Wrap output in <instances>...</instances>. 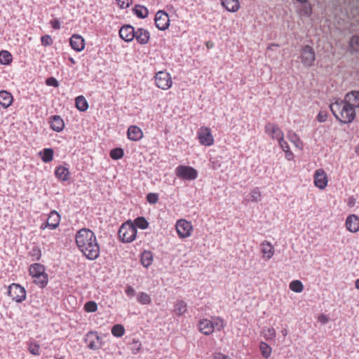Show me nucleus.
Masks as SVG:
<instances>
[{
    "label": "nucleus",
    "instance_id": "obj_56",
    "mask_svg": "<svg viewBox=\"0 0 359 359\" xmlns=\"http://www.w3.org/2000/svg\"><path fill=\"white\" fill-rule=\"evenodd\" d=\"M52 27L55 29H59L60 28V23L58 20H54L51 21Z\"/></svg>",
    "mask_w": 359,
    "mask_h": 359
},
{
    "label": "nucleus",
    "instance_id": "obj_62",
    "mask_svg": "<svg viewBox=\"0 0 359 359\" xmlns=\"http://www.w3.org/2000/svg\"><path fill=\"white\" fill-rule=\"evenodd\" d=\"M212 46H213V43H212V42H210V41L207 42V47H208V48H212Z\"/></svg>",
    "mask_w": 359,
    "mask_h": 359
},
{
    "label": "nucleus",
    "instance_id": "obj_64",
    "mask_svg": "<svg viewBox=\"0 0 359 359\" xmlns=\"http://www.w3.org/2000/svg\"><path fill=\"white\" fill-rule=\"evenodd\" d=\"M224 4H225V1L224 0H221V5L224 8Z\"/></svg>",
    "mask_w": 359,
    "mask_h": 359
},
{
    "label": "nucleus",
    "instance_id": "obj_59",
    "mask_svg": "<svg viewBox=\"0 0 359 359\" xmlns=\"http://www.w3.org/2000/svg\"><path fill=\"white\" fill-rule=\"evenodd\" d=\"M273 46H276V47H278V46H278V44L271 43V44H270V45L268 46L267 49H268V50H272V48H273Z\"/></svg>",
    "mask_w": 359,
    "mask_h": 359
},
{
    "label": "nucleus",
    "instance_id": "obj_41",
    "mask_svg": "<svg viewBox=\"0 0 359 359\" xmlns=\"http://www.w3.org/2000/svg\"><path fill=\"white\" fill-rule=\"evenodd\" d=\"M312 6L311 4H304L300 9L299 14L301 16L309 17L312 14Z\"/></svg>",
    "mask_w": 359,
    "mask_h": 359
},
{
    "label": "nucleus",
    "instance_id": "obj_57",
    "mask_svg": "<svg viewBox=\"0 0 359 359\" xmlns=\"http://www.w3.org/2000/svg\"><path fill=\"white\" fill-rule=\"evenodd\" d=\"M213 359H224V355L222 353H216Z\"/></svg>",
    "mask_w": 359,
    "mask_h": 359
},
{
    "label": "nucleus",
    "instance_id": "obj_39",
    "mask_svg": "<svg viewBox=\"0 0 359 359\" xmlns=\"http://www.w3.org/2000/svg\"><path fill=\"white\" fill-rule=\"evenodd\" d=\"M249 197H250V201L251 202L256 203V202L261 201L262 194H261V192H260L259 188H255L252 190H251V191L249 194Z\"/></svg>",
    "mask_w": 359,
    "mask_h": 359
},
{
    "label": "nucleus",
    "instance_id": "obj_61",
    "mask_svg": "<svg viewBox=\"0 0 359 359\" xmlns=\"http://www.w3.org/2000/svg\"><path fill=\"white\" fill-rule=\"evenodd\" d=\"M281 333L284 337H285L287 334V330L286 329H283L282 330Z\"/></svg>",
    "mask_w": 359,
    "mask_h": 359
},
{
    "label": "nucleus",
    "instance_id": "obj_48",
    "mask_svg": "<svg viewBox=\"0 0 359 359\" xmlns=\"http://www.w3.org/2000/svg\"><path fill=\"white\" fill-rule=\"evenodd\" d=\"M116 1L121 8H126L133 3V0H116Z\"/></svg>",
    "mask_w": 359,
    "mask_h": 359
},
{
    "label": "nucleus",
    "instance_id": "obj_44",
    "mask_svg": "<svg viewBox=\"0 0 359 359\" xmlns=\"http://www.w3.org/2000/svg\"><path fill=\"white\" fill-rule=\"evenodd\" d=\"M84 309L87 312H95L97 309V305L95 302H87L84 305Z\"/></svg>",
    "mask_w": 359,
    "mask_h": 359
},
{
    "label": "nucleus",
    "instance_id": "obj_3",
    "mask_svg": "<svg viewBox=\"0 0 359 359\" xmlns=\"http://www.w3.org/2000/svg\"><path fill=\"white\" fill-rule=\"evenodd\" d=\"M29 275L32 276L34 280V282L43 287L48 283V275L45 272V267L39 263L32 264L29 267Z\"/></svg>",
    "mask_w": 359,
    "mask_h": 359
},
{
    "label": "nucleus",
    "instance_id": "obj_40",
    "mask_svg": "<svg viewBox=\"0 0 359 359\" xmlns=\"http://www.w3.org/2000/svg\"><path fill=\"white\" fill-rule=\"evenodd\" d=\"M137 301L142 304H149L151 302L150 296L144 292L138 294Z\"/></svg>",
    "mask_w": 359,
    "mask_h": 359
},
{
    "label": "nucleus",
    "instance_id": "obj_6",
    "mask_svg": "<svg viewBox=\"0 0 359 359\" xmlns=\"http://www.w3.org/2000/svg\"><path fill=\"white\" fill-rule=\"evenodd\" d=\"M84 341L87 344V347L91 350L96 351L102 346V339L96 331H89L85 335Z\"/></svg>",
    "mask_w": 359,
    "mask_h": 359
},
{
    "label": "nucleus",
    "instance_id": "obj_55",
    "mask_svg": "<svg viewBox=\"0 0 359 359\" xmlns=\"http://www.w3.org/2000/svg\"><path fill=\"white\" fill-rule=\"evenodd\" d=\"M318 321H320V323H323V324H325L328 322L329 319L327 318V316L325 314H321L318 316Z\"/></svg>",
    "mask_w": 359,
    "mask_h": 359
},
{
    "label": "nucleus",
    "instance_id": "obj_43",
    "mask_svg": "<svg viewBox=\"0 0 359 359\" xmlns=\"http://www.w3.org/2000/svg\"><path fill=\"white\" fill-rule=\"evenodd\" d=\"M29 255L32 257V260H39L41 256V252L39 248L34 247L29 251Z\"/></svg>",
    "mask_w": 359,
    "mask_h": 359
},
{
    "label": "nucleus",
    "instance_id": "obj_14",
    "mask_svg": "<svg viewBox=\"0 0 359 359\" xmlns=\"http://www.w3.org/2000/svg\"><path fill=\"white\" fill-rule=\"evenodd\" d=\"M155 25L160 30H165L170 25L168 15L163 11H158L155 15Z\"/></svg>",
    "mask_w": 359,
    "mask_h": 359
},
{
    "label": "nucleus",
    "instance_id": "obj_18",
    "mask_svg": "<svg viewBox=\"0 0 359 359\" xmlns=\"http://www.w3.org/2000/svg\"><path fill=\"white\" fill-rule=\"evenodd\" d=\"M135 30L133 26L126 25L121 27L119 36L125 41L130 42L135 39Z\"/></svg>",
    "mask_w": 359,
    "mask_h": 359
},
{
    "label": "nucleus",
    "instance_id": "obj_29",
    "mask_svg": "<svg viewBox=\"0 0 359 359\" xmlns=\"http://www.w3.org/2000/svg\"><path fill=\"white\" fill-rule=\"evenodd\" d=\"M259 347L262 357L265 359L269 358L272 353L271 347L264 341H261Z\"/></svg>",
    "mask_w": 359,
    "mask_h": 359
},
{
    "label": "nucleus",
    "instance_id": "obj_58",
    "mask_svg": "<svg viewBox=\"0 0 359 359\" xmlns=\"http://www.w3.org/2000/svg\"><path fill=\"white\" fill-rule=\"evenodd\" d=\"M219 166H220V165H218V164L217 163V162H215V161H212V168H213L215 170H216V169L219 168Z\"/></svg>",
    "mask_w": 359,
    "mask_h": 359
},
{
    "label": "nucleus",
    "instance_id": "obj_50",
    "mask_svg": "<svg viewBox=\"0 0 359 359\" xmlns=\"http://www.w3.org/2000/svg\"><path fill=\"white\" fill-rule=\"evenodd\" d=\"M278 144L283 151L290 149L288 143L284 140V137L278 140Z\"/></svg>",
    "mask_w": 359,
    "mask_h": 359
},
{
    "label": "nucleus",
    "instance_id": "obj_52",
    "mask_svg": "<svg viewBox=\"0 0 359 359\" xmlns=\"http://www.w3.org/2000/svg\"><path fill=\"white\" fill-rule=\"evenodd\" d=\"M327 112L325 111H320L317 116V119L320 123L325 122L327 120Z\"/></svg>",
    "mask_w": 359,
    "mask_h": 359
},
{
    "label": "nucleus",
    "instance_id": "obj_24",
    "mask_svg": "<svg viewBox=\"0 0 359 359\" xmlns=\"http://www.w3.org/2000/svg\"><path fill=\"white\" fill-rule=\"evenodd\" d=\"M50 121V127L51 128L56 131L60 132L63 130L65 127V123L62 118L60 116L55 115L52 116Z\"/></svg>",
    "mask_w": 359,
    "mask_h": 359
},
{
    "label": "nucleus",
    "instance_id": "obj_27",
    "mask_svg": "<svg viewBox=\"0 0 359 359\" xmlns=\"http://www.w3.org/2000/svg\"><path fill=\"white\" fill-rule=\"evenodd\" d=\"M287 137L290 141L294 144L296 148L300 151L303 150L304 143L295 133H288Z\"/></svg>",
    "mask_w": 359,
    "mask_h": 359
},
{
    "label": "nucleus",
    "instance_id": "obj_20",
    "mask_svg": "<svg viewBox=\"0 0 359 359\" xmlns=\"http://www.w3.org/2000/svg\"><path fill=\"white\" fill-rule=\"evenodd\" d=\"M70 46L76 51H81L85 48L84 39L79 34H74L69 39Z\"/></svg>",
    "mask_w": 359,
    "mask_h": 359
},
{
    "label": "nucleus",
    "instance_id": "obj_63",
    "mask_svg": "<svg viewBox=\"0 0 359 359\" xmlns=\"http://www.w3.org/2000/svg\"><path fill=\"white\" fill-rule=\"evenodd\" d=\"M296 1L301 4H306L308 0H296Z\"/></svg>",
    "mask_w": 359,
    "mask_h": 359
},
{
    "label": "nucleus",
    "instance_id": "obj_17",
    "mask_svg": "<svg viewBox=\"0 0 359 359\" xmlns=\"http://www.w3.org/2000/svg\"><path fill=\"white\" fill-rule=\"evenodd\" d=\"M346 229L351 233L359 231V217L355 214L349 215L346 219Z\"/></svg>",
    "mask_w": 359,
    "mask_h": 359
},
{
    "label": "nucleus",
    "instance_id": "obj_33",
    "mask_svg": "<svg viewBox=\"0 0 359 359\" xmlns=\"http://www.w3.org/2000/svg\"><path fill=\"white\" fill-rule=\"evenodd\" d=\"M263 337L266 340H271L276 337V330L272 327H264L262 332Z\"/></svg>",
    "mask_w": 359,
    "mask_h": 359
},
{
    "label": "nucleus",
    "instance_id": "obj_34",
    "mask_svg": "<svg viewBox=\"0 0 359 359\" xmlns=\"http://www.w3.org/2000/svg\"><path fill=\"white\" fill-rule=\"evenodd\" d=\"M240 8L238 0H226V10L230 12H236Z\"/></svg>",
    "mask_w": 359,
    "mask_h": 359
},
{
    "label": "nucleus",
    "instance_id": "obj_9",
    "mask_svg": "<svg viewBox=\"0 0 359 359\" xmlns=\"http://www.w3.org/2000/svg\"><path fill=\"white\" fill-rule=\"evenodd\" d=\"M175 173L178 177L187 180H195L198 175L196 169L186 165H179L177 167Z\"/></svg>",
    "mask_w": 359,
    "mask_h": 359
},
{
    "label": "nucleus",
    "instance_id": "obj_21",
    "mask_svg": "<svg viewBox=\"0 0 359 359\" xmlns=\"http://www.w3.org/2000/svg\"><path fill=\"white\" fill-rule=\"evenodd\" d=\"M135 39L137 41L142 44H147L150 39V34L149 31L143 28H138L135 32Z\"/></svg>",
    "mask_w": 359,
    "mask_h": 359
},
{
    "label": "nucleus",
    "instance_id": "obj_37",
    "mask_svg": "<svg viewBox=\"0 0 359 359\" xmlns=\"http://www.w3.org/2000/svg\"><path fill=\"white\" fill-rule=\"evenodd\" d=\"M111 334L116 337H121L125 334V328L121 324H116L111 328Z\"/></svg>",
    "mask_w": 359,
    "mask_h": 359
},
{
    "label": "nucleus",
    "instance_id": "obj_49",
    "mask_svg": "<svg viewBox=\"0 0 359 359\" xmlns=\"http://www.w3.org/2000/svg\"><path fill=\"white\" fill-rule=\"evenodd\" d=\"M41 44L43 46H50L53 43V40L49 35H44L41 38Z\"/></svg>",
    "mask_w": 359,
    "mask_h": 359
},
{
    "label": "nucleus",
    "instance_id": "obj_7",
    "mask_svg": "<svg viewBox=\"0 0 359 359\" xmlns=\"http://www.w3.org/2000/svg\"><path fill=\"white\" fill-rule=\"evenodd\" d=\"M8 293L13 300L18 303L22 302L26 299L25 289L17 283H12L8 287Z\"/></svg>",
    "mask_w": 359,
    "mask_h": 359
},
{
    "label": "nucleus",
    "instance_id": "obj_60",
    "mask_svg": "<svg viewBox=\"0 0 359 359\" xmlns=\"http://www.w3.org/2000/svg\"><path fill=\"white\" fill-rule=\"evenodd\" d=\"M355 288L359 290V278L355 280Z\"/></svg>",
    "mask_w": 359,
    "mask_h": 359
},
{
    "label": "nucleus",
    "instance_id": "obj_22",
    "mask_svg": "<svg viewBox=\"0 0 359 359\" xmlns=\"http://www.w3.org/2000/svg\"><path fill=\"white\" fill-rule=\"evenodd\" d=\"M127 135L129 140L138 141L142 137L143 133L139 127L131 126L128 129Z\"/></svg>",
    "mask_w": 359,
    "mask_h": 359
},
{
    "label": "nucleus",
    "instance_id": "obj_12",
    "mask_svg": "<svg viewBox=\"0 0 359 359\" xmlns=\"http://www.w3.org/2000/svg\"><path fill=\"white\" fill-rule=\"evenodd\" d=\"M301 61L306 67H311L316 60V53L310 46H305L301 51Z\"/></svg>",
    "mask_w": 359,
    "mask_h": 359
},
{
    "label": "nucleus",
    "instance_id": "obj_10",
    "mask_svg": "<svg viewBox=\"0 0 359 359\" xmlns=\"http://www.w3.org/2000/svg\"><path fill=\"white\" fill-rule=\"evenodd\" d=\"M175 229L179 237L181 238L190 236L193 230L191 223L185 219L178 220L175 224Z\"/></svg>",
    "mask_w": 359,
    "mask_h": 359
},
{
    "label": "nucleus",
    "instance_id": "obj_35",
    "mask_svg": "<svg viewBox=\"0 0 359 359\" xmlns=\"http://www.w3.org/2000/svg\"><path fill=\"white\" fill-rule=\"evenodd\" d=\"M289 287L292 291L297 293L302 292L304 290V285L299 280H294L290 282Z\"/></svg>",
    "mask_w": 359,
    "mask_h": 359
},
{
    "label": "nucleus",
    "instance_id": "obj_19",
    "mask_svg": "<svg viewBox=\"0 0 359 359\" xmlns=\"http://www.w3.org/2000/svg\"><path fill=\"white\" fill-rule=\"evenodd\" d=\"M260 250L262 253V257L265 260L270 259L274 255L275 249L272 244L267 241H264L260 244Z\"/></svg>",
    "mask_w": 359,
    "mask_h": 359
},
{
    "label": "nucleus",
    "instance_id": "obj_16",
    "mask_svg": "<svg viewBox=\"0 0 359 359\" xmlns=\"http://www.w3.org/2000/svg\"><path fill=\"white\" fill-rule=\"evenodd\" d=\"M60 221V215L57 211L52 210L48 215L46 223L42 224L41 229H45L48 227L50 229H55L58 226Z\"/></svg>",
    "mask_w": 359,
    "mask_h": 359
},
{
    "label": "nucleus",
    "instance_id": "obj_15",
    "mask_svg": "<svg viewBox=\"0 0 359 359\" xmlns=\"http://www.w3.org/2000/svg\"><path fill=\"white\" fill-rule=\"evenodd\" d=\"M199 142L201 144L210 146L213 143V137L210 129L206 127H201L198 131Z\"/></svg>",
    "mask_w": 359,
    "mask_h": 359
},
{
    "label": "nucleus",
    "instance_id": "obj_54",
    "mask_svg": "<svg viewBox=\"0 0 359 359\" xmlns=\"http://www.w3.org/2000/svg\"><path fill=\"white\" fill-rule=\"evenodd\" d=\"M284 153L285 157L287 161H292L294 159V154L290 149L285 151Z\"/></svg>",
    "mask_w": 359,
    "mask_h": 359
},
{
    "label": "nucleus",
    "instance_id": "obj_53",
    "mask_svg": "<svg viewBox=\"0 0 359 359\" xmlns=\"http://www.w3.org/2000/svg\"><path fill=\"white\" fill-rule=\"evenodd\" d=\"M48 86L57 87L59 86L58 81L53 77L48 78L46 81Z\"/></svg>",
    "mask_w": 359,
    "mask_h": 359
},
{
    "label": "nucleus",
    "instance_id": "obj_23",
    "mask_svg": "<svg viewBox=\"0 0 359 359\" xmlns=\"http://www.w3.org/2000/svg\"><path fill=\"white\" fill-rule=\"evenodd\" d=\"M13 98L11 93L6 90L0 91V104L5 109L10 107L13 102Z\"/></svg>",
    "mask_w": 359,
    "mask_h": 359
},
{
    "label": "nucleus",
    "instance_id": "obj_11",
    "mask_svg": "<svg viewBox=\"0 0 359 359\" xmlns=\"http://www.w3.org/2000/svg\"><path fill=\"white\" fill-rule=\"evenodd\" d=\"M313 184L320 190H323L327 187V174L323 168H318L315 171L313 175Z\"/></svg>",
    "mask_w": 359,
    "mask_h": 359
},
{
    "label": "nucleus",
    "instance_id": "obj_46",
    "mask_svg": "<svg viewBox=\"0 0 359 359\" xmlns=\"http://www.w3.org/2000/svg\"><path fill=\"white\" fill-rule=\"evenodd\" d=\"M40 346L37 344L31 343L29 346V351L35 355H39Z\"/></svg>",
    "mask_w": 359,
    "mask_h": 359
},
{
    "label": "nucleus",
    "instance_id": "obj_47",
    "mask_svg": "<svg viewBox=\"0 0 359 359\" xmlns=\"http://www.w3.org/2000/svg\"><path fill=\"white\" fill-rule=\"evenodd\" d=\"M147 201L151 204H155L158 202V195L154 193H149L147 196Z\"/></svg>",
    "mask_w": 359,
    "mask_h": 359
},
{
    "label": "nucleus",
    "instance_id": "obj_13",
    "mask_svg": "<svg viewBox=\"0 0 359 359\" xmlns=\"http://www.w3.org/2000/svg\"><path fill=\"white\" fill-rule=\"evenodd\" d=\"M264 131L274 140H280L284 137L283 131L275 123H267L264 126Z\"/></svg>",
    "mask_w": 359,
    "mask_h": 359
},
{
    "label": "nucleus",
    "instance_id": "obj_42",
    "mask_svg": "<svg viewBox=\"0 0 359 359\" xmlns=\"http://www.w3.org/2000/svg\"><path fill=\"white\" fill-rule=\"evenodd\" d=\"M123 154V150L121 148H115L110 151V157L114 160L121 158Z\"/></svg>",
    "mask_w": 359,
    "mask_h": 359
},
{
    "label": "nucleus",
    "instance_id": "obj_30",
    "mask_svg": "<svg viewBox=\"0 0 359 359\" xmlns=\"http://www.w3.org/2000/svg\"><path fill=\"white\" fill-rule=\"evenodd\" d=\"M54 151L50 148H46L39 153V155L41 156V159L44 163H49L53 158Z\"/></svg>",
    "mask_w": 359,
    "mask_h": 359
},
{
    "label": "nucleus",
    "instance_id": "obj_51",
    "mask_svg": "<svg viewBox=\"0 0 359 359\" xmlns=\"http://www.w3.org/2000/svg\"><path fill=\"white\" fill-rule=\"evenodd\" d=\"M125 292L126 294V295L130 297V298H132L133 297H135L136 292H135V290H134V288L130 286V285H128L126 287V290H125Z\"/></svg>",
    "mask_w": 359,
    "mask_h": 359
},
{
    "label": "nucleus",
    "instance_id": "obj_26",
    "mask_svg": "<svg viewBox=\"0 0 359 359\" xmlns=\"http://www.w3.org/2000/svg\"><path fill=\"white\" fill-rule=\"evenodd\" d=\"M187 310V304L185 302L182 300L177 301L176 303L174 305V310L173 312L177 316H182L184 313H186Z\"/></svg>",
    "mask_w": 359,
    "mask_h": 359
},
{
    "label": "nucleus",
    "instance_id": "obj_5",
    "mask_svg": "<svg viewBox=\"0 0 359 359\" xmlns=\"http://www.w3.org/2000/svg\"><path fill=\"white\" fill-rule=\"evenodd\" d=\"M223 325V320L220 319H217L215 322L203 319L199 321L198 330L204 334L208 335L214 332L220 331Z\"/></svg>",
    "mask_w": 359,
    "mask_h": 359
},
{
    "label": "nucleus",
    "instance_id": "obj_45",
    "mask_svg": "<svg viewBox=\"0 0 359 359\" xmlns=\"http://www.w3.org/2000/svg\"><path fill=\"white\" fill-rule=\"evenodd\" d=\"M350 46L354 51H359V36H353L350 41Z\"/></svg>",
    "mask_w": 359,
    "mask_h": 359
},
{
    "label": "nucleus",
    "instance_id": "obj_38",
    "mask_svg": "<svg viewBox=\"0 0 359 359\" xmlns=\"http://www.w3.org/2000/svg\"><path fill=\"white\" fill-rule=\"evenodd\" d=\"M12 61L11 54L6 50L0 51V63L8 65Z\"/></svg>",
    "mask_w": 359,
    "mask_h": 359
},
{
    "label": "nucleus",
    "instance_id": "obj_2",
    "mask_svg": "<svg viewBox=\"0 0 359 359\" xmlns=\"http://www.w3.org/2000/svg\"><path fill=\"white\" fill-rule=\"evenodd\" d=\"M75 241L81 252L90 260L96 259L100 255V246L95 233L90 229L83 228L78 231Z\"/></svg>",
    "mask_w": 359,
    "mask_h": 359
},
{
    "label": "nucleus",
    "instance_id": "obj_31",
    "mask_svg": "<svg viewBox=\"0 0 359 359\" xmlns=\"http://www.w3.org/2000/svg\"><path fill=\"white\" fill-rule=\"evenodd\" d=\"M134 13L140 18L144 19L147 17L149 11L147 8L141 5H136L133 8Z\"/></svg>",
    "mask_w": 359,
    "mask_h": 359
},
{
    "label": "nucleus",
    "instance_id": "obj_4",
    "mask_svg": "<svg viewBox=\"0 0 359 359\" xmlns=\"http://www.w3.org/2000/svg\"><path fill=\"white\" fill-rule=\"evenodd\" d=\"M137 232L135 225L131 221H128L119 228L118 237L123 243H130L136 238Z\"/></svg>",
    "mask_w": 359,
    "mask_h": 359
},
{
    "label": "nucleus",
    "instance_id": "obj_8",
    "mask_svg": "<svg viewBox=\"0 0 359 359\" xmlns=\"http://www.w3.org/2000/svg\"><path fill=\"white\" fill-rule=\"evenodd\" d=\"M155 83L158 88L168 90L172 86V81L169 73L160 71L156 74Z\"/></svg>",
    "mask_w": 359,
    "mask_h": 359
},
{
    "label": "nucleus",
    "instance_id": "obj_1",
    "mask_svg": "<svg viewBox=\"0 0 359 359\" xmlns=\"http://www.w3.org/2000/svg\"><path fill=\"white\" fill-rule=\"evenodd\" d=\"M359 107V91L347 93L344 100H336L330 108L335 118L343 123L352 122L355 117V108Z\"/></svg>",
    "mask_w": 359,
    "mask_h": 359
},
{
    "label": "nucleus",
    "instance_id": "obj_25",
    "mask_svg": "<svg viewBox=\"0 0 359 359\" xmlns=\"http://www.w3.org/2000/svg\"><path fill=\"white\" fill-rule=\"evenodd\" d=\"M69 174V172L68 168L62 165L57 167L55 170V177L62 181H67L68 180Z\"/></svg>",
    "mask_w": 359,
    "mask_h": 359
},
{
    "label": "nucleus",
    "instance_id": "obj_32",
    "mask_svg": "<svg viewBox=\"0 0 359 359\" xmlns=\"http://www.w3.org/2000/svg\"><path fill=\"white\" fill-rule=\"evenodd\" d=\"M153 260V256L150 251H144L142 254L141 262L144 267L149 266Z\"/></svg>",
    "mask_w": 359,
    "mask_h": 359
},
{
    "label": "nucleus",
    "instance_id": "obj_36",
    "mask_svg": "<svg viewBox=\"0 0 359 359\" xmlns=\"http://www.w3.org/2000/svg\"><path fill=\"white\" fill-rule=\"evenodd\" d=\"M133 223L135 225L136 229L138 227L141 229H146L149 226V222L144 217H137Z\"/></svg>",
    "mask_w": 359,
    "mask_h": 359
},
{
    "label": "nucleus",
    "instance_id": "obj_28",
    "mask_svg": "<svg viewBox=\"0 0 359 359\" xmlns=\"http://www.w3.org/2000/svg\"><path fill=\"white\" fill-rule=\"evenodd\" d=\"M75 104L76 108L81 111H86L88 108V103L82 95H79L75 99Z\"/></svg>",
    "mask_w": 359,
    "mask_h": 359
}]
</instances>
